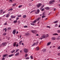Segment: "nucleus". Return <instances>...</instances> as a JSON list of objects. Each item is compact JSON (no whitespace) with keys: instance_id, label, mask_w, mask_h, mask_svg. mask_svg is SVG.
Segmentation results:
<instances>
[{"instance_id":"46","label":"nucleus","mask_w":60,"mask_h":60,"mask_svg":"<svg viewBox=\"0 0 60 60\" xmlns=\"http://www.w3.org/2000/svg\"><path fill=\"white\" fill-rule=\"evenodd\" d=\"M37 7L39 8V7H40V6H39V5H37Z\"/></svg>"},{"instance_id":"63","label":"nucleus","mask_w":60,"mask_h":60,"mask_svg":"<svg viewBox=\"0 0 60 60\" xmlns=\"http://www.w3.org/2000/svg\"><path fill=\"white\" fill-rule=\"evenodd\" d=\"M58 56H60V53H59L58 54Z\"/></svg>"},{"instance_id":"16","label":"nucleus","mask_w":60,"mask_h":60,"mask_svg":"<svg viewBox=\"0 0 60 60\" xmlns=\"http://www.w3.org/2000/svg\"><path fill=\"white\" fill-rule=\"evenodd\" d=\"M50 43H51V42H50L48 43L47 44V46H49L50 44Z\"/></svg>"},{"instance_id":"33","label":"nucleus","mask_w":60,"mask_h":60,"mask_svg":"<svg viewBox=\"0 0 60 60\" xmlns=\"http://www.w3.org/2000/svg\"><path fill=\"white\" fill-rule=\"evenodd\" d=\"M30 24L31 25H32V26H34V23H30Z\"/></svg>"},{"instance_id":"11","label":"nucleus","mask_w":60,"mask_h":60,"mask_svg":"<svg viewBox=\"0 0 60 60\" xmlns=\"http://www.w3.org/2000/svg\"><path fill=\"white\" fill-rule=\"evenodd\" d=\"M14 55V54H12L11 55H8L9 57H11V56H13Z\"/></svg>"},{"instance_id":"62","label":"nucleus","mask_w":60,"mask_h":60,"mask_svg":"<svg viewBox=\"0 0 60 60\" xmlns=\"http://www.w3.org/2000/svg\"><path fill=\"white\" fill-rule=\"evenodd\" d=\"M4 25H7V23H6L4 24Z\"/></svg>"},{"instance_id":"57","label":"nucleus","mask_w":60,"mask_h":60,"mask_svg":"<svg viewBox=\"0 0 60 60\" xmlns=\"http://www.w3.org/2000/svg\"><path fill=\"white\" fill-rule=\"evenodd\" d=\"M56 8H54V11H56Z\"/></svg>"},{"instance_id":"41","label":"nucleus","mask_w":60,"mask_h":60,"mask_svg":"<svg viewBox=\"0 0 60 60\" xmlns=\"http://www.w3.org/2000/svg\"><path fill=\"white\" fill-rule=\"evenodd\" d=\"M35 11V10H33L32 11L30 12V13H32V12H34Z\"/></svg>"},{"instance_id":"32","label":"nucleus","mask_w":60,"mask_h":60,"mask_svg":"<svg viewBox=\"0 0 60 60\" xmlns=\"http://www.w3.org/2000/svg\"><path fill=\"white\" fill-rule=\"evenodd\" d=\"M17 22V20H15L13 22V23H16Z\"/></svg>"},{"instance_id":"34","label":"nucleus","mask_w":60,"mask_h":60,"mask_svg":"<svg viewBox=\"0 0 60 60\" xmlns=\"http://www.w3.org/2000/svg\"><path fill=\"white\" fill-rule=\"evenodd\" d=\"M5 30V32H6L7 31V29L6 28H5L4 29H3V30Z\"/></svg>"},{"instance_id":"8","label":"nucleus","mask_w":60,"mask_h":60,"mask_svg":"<svg viewBox=\"0 0 60 60\" xmlns=\"http://www.w3.org/2000/svg\"><path fill=\"white\" fill-rule=\"evenodd\" d=\"M3 10L2 9H1L0 10V13L1 14V15H2V14H3Z\"/></svg>"},{"instance_id":"30","label":"nucleus","mask_w":60,"mask_h":60,"mask_svg":"<svg viewBox=\"0 0 60 60\" xmlns=\"http://www.w3.org/2000/svg\"><path fill=\"white\" fill-rule=\"evenodd\" d=\"M11 28L10 27L8 28L7 29V30H11Z\"/></svg>"},{"instance_id":"7","label":"nucleus","mask_w":60,"mask_h":60,"mask_svg":"<svg viewBox=\"0 0 60 60\" xmlns=\"http://www.w3.org/2000/svg\"><path fill=\"white\" fill-rule=\"evenodd\" d=\"M25 35L26 36H29L30 35V33H26L25 34Z\"/></svg>"},{"instance_id":"2","label":"nucleus","mask_w":60,"mask_h":60,"mask_svg":"<svg viewBox=\"0 0 60 60\" xmlns=\"http://www.w3.org/2000/svg\"><path fill=\"white\" fill-rule=\"evenodd\" d=\"M42 15V18H44V17H45V12L43 13Z\"/></svg>"},{"instance_id":"40","label":"nucleus","mask_w":60,"mask_h":60,"mask_svg":"<svg viewBox=\"0 0 60 60\" xmlns=\"http://www.w3.org/2000/svg\"><path fill=\"white\" fill-rule=\"evenodd\" d=\"M18 23L19 24H20V21H18Z\"/></svg>"},{"instance_id":"52","label":"nucleus","mask_w":60,"mask_h":60,"mask_svg":"<svg viewBox=\"0 0 60 60\" xmlns=\"http://www.w3.org/2000/svg\"><path fill=\"white\" fill-rule=\"evenodd\" d=\"M19 49H17L16 51V52H17L18 51H19Z\"/></svg>"},{"instance_id":"60","label":"nucleus","mask_w":60,"mask_h":60,"mask_svg":"<svg viewBox=\"0 0 60 60\" xmlns=\"http://www.w3.org/2000/svg\"><path fill=\"white\" fill-rule=\"evenodd\" d=\"M38 42H37L36 43V45H38Z\"/></svg>"},{"instance_id":"50","label":"nucleus","mask_w":60,"mask_h":60,"mask_svg":"<svg viewBox=\"0 0 60 60\" xmlns=\"http://www.w3.org/2000/svg\"><path fill=\"white\" fill-rule=\"evenodd\" d=\"M27 27V26H24V28H26Z\"/></svg>"},{"instance_id":"14","label":"nucleus","mask_w":60,"mask_h":60,"mask_svg":"<svg viewBox=\"0 0 60 60\" xmlns=\"http://www.w3.org/2000/svg\"><path fill=\"white\" fill-rule=\"evenodd\" d=\"M8 54H6L5 55H3V57H6L7 56H8Z\"/></svg>"},{"instance_id":"64","label":"nucleus","mask_w":60,"mask_h":60,"mask_svg":"<svg viewBox=\"0 0 60 60\" xmlns=\"http://www.w3.org/2000/svg\"><path fill=\"white\" fill-rule=\"evenodd\" d=\"M16 33L17 34H18V31H17Z\"/></svg>"},{"instance_id":"22","label":"nucleus","mask_w":60,"mask_h":60,"mask_svg":"<svg viewBox=\"0 0 60 60\" xmlns=\"http://www.w3.org/2000/svg\"><path fill=\"white\" fill-rule=\"evenodd\" d=\"M22 17L23 18H26V15H24Z\"/></svg>"},{"instance_id":"13","label":"nucleus","mask_w":60,"mask_h":60,"mask_svg":"<svg viewBox=\"0 0 60 60\" xmlns=\"http://www.w3.org/2000/svg\"><path fill=\"white\" fill-rule=\"evenodd\" d=\"M6 17H7V18H8V17H9V14H7L6 15Z\"/></svg>"},{"instance_id":"53","label":"nucleus","mask_w":60,"mask_h":60,"mask_svg":"<svg viewBox=\"0 0 60 60\" xmlns=\"http://www.w3.org/2000/svg\"><path fill=\"white\" fill-rule=\"evenodd\" d=\"M48 27V28H50V26H47L46 27Z\"/></svg>"},{"instance_id":"51","label":"nucleus","mask_w":60,"mask_h":60,"mask_svg":"<svg viewBox=\"0 0 60 60\" xmlns=\"http://www.w3.org/2000/svg\"><path fill=\"white\" fill-rule=\"evenodd\" d=\"M38 5H39V7H40V6H41V4L40 3L39 4H38Z\"/></svg>"},{"instance_id":"28","label":"nucleus","mask_w":60,"mask_h":60,"mask_svg":"<svg viewBox=\"0 0 60 60\" xmlns=\"http://www.w3.org/2000/svg\"><path fill=\"white\" fill-rule=\"evenodd\" d=\"M16 5V4H12V6H15Z\"/></svg>"},{"instance_id":"10","label":"nucleus","mask_w":60,"mask_h":60,"mask_svg":"<svg viewBox=\"0 0 60 60\" xmlns=\"http://www.w3.org/2000/svg\"><path fill=\"white\" fill-rule=\"evenodd\" d=\"M11 18L12 19H14L15 18V16H13V15H11Z\"/></svg>"},{"instance_id":"20","label":"nucleus","mask_w":60,"mask_h":60,"mask_svg":"<svg viewBox=\"0 0 60 60\" xmlns=\"http://www.w3.org/2000/svg\"><path fill=\"white\" fill-rule=\"evenodd\" d=\"M36 49L37 50H39V47H37L36 48Z\"/></svg>"},{"instance_id":"42","label":"nucleus","mask_w":60,"mask_h":60,"mask_svg":"<svg viewBox=\"0 0 60 60\" xmlns=\"http://www.w3.org/2000/svg\"><path fill=\"white\" fill-rule=\"evenodd\" d=\"M57 32L58 33H59L60 32V30H57Z\"/></svg>"},{"instance_id":"1","label":"nucleus","mask_w":60,"mask_h":60,"mask_svg":"<svg viewBox=\"0 0 60 60\" xmlns=\"http://www.w3.org/2000/svg\"><path fill=\"white\" fill-rule=\"evenodd\" d=\"M55 1L54 0H51L50 2V4H53V3H55Z\"/></svg>"},{"instance_id":"35","label":"nucleus","mask_w":60,"mask_h":60,"mask_svg":"<svg viewBox=\"0 0 60 60\" xmlns=\"http://www.w3.org/2000/svg\"><path fill=\"white\" fill-rule=\"evenodd\" d=\"M27 56H28V55L27 54H25L24 56H25V57H27Z\"/></svg>"},{"instance_id":"15","label":"nucleus","mask_w":60,"mask_h":60,"mask_svg":"<svg viewBox=\"0 0 60 60\" xmlns=\"http://www.w3.org/2000/svg\"><path fill=\"white\" fill-rule=\"evenodd\" d=\"M37 20H35L34 21H33V23H36V22H37Z\"/></svg>"},{"instance_id":"43","label":"nucleus","mask_w":60,"mask_h":60,"mask_svg":"<svg viewBox=\"0 0 60 60\" xmlns=\"http://www.w3.org/2000/svg\"><path fill=\"white\" fill-rule=\"evenodd\" d=\"M43 52L44 53H45V49H43Z\"/></svg>"},{"instance_id":"37","label":"nucleus","mask_w":60,"mask_h":60,"mask_svg":"<svg viewBox=\"0 0 60 60\" xmlns=\"http://www.w3.org/2000/svg\"><path fill=\"white\" fill-rule=\"evenodd\" d=\"M57 22H58V21H56L55 22H54V23H57Z\"/></svg>"},{"instance_id":"26","label":"nucleus","mask_w":60,"mask_h":60,"mask_svg":"<svg viewBox=\"0 0 60 60\" xmlns=\"http://www.w3.org/2000/svg\"><path fill=\"white\" fill-rule=\"evenodd\" d=\"M57 40H60V36L58 37V38H56Z\"/></svg>"},{"instance_id":"9","label":"nucleus","mask_w":60,"mask_h":60,"mask_svg":"<svg viewBox=\"0 0 60 60\" xmlns=\"http://www.w3.org/2000/svg\"><path fill=\"white\" fill-rule=\"evenodd\" d=\"M7 43H3L2 44V45H3V46H6V44Z\"/></svg>"},{"instance_id":"24","label":"nucleus","mask_w":60,"mask_h":60,"mask_svg":"<svg viewBox=\"0 0 60 60\" xmlns=\"http://www.w3.org/2000/svg\"><path fill=\"white\" fill-rule=\"evenodd\" d=\"M16 43H14L13 45V46L14 47H15V46H16Z\"/></svg>"},{"instance_id":"54","label":"nucleus","mask_w":60,"mask_h":60,"mask_svg":"<svg viewBox=\"0 0 60 60\" xmlns=\"http://www.w3.org/2000/svg\"><path fill=\"white\" fill-rule=\"evenodd\" d=\"M12 10H13V9L12 8H11L10 9V11H12Z\"/></svg>"},{"instance_id":"48","label":"nucleus","mask_w":60,"mask_h":60,"mask_svg":"<svg viewBox=\"0 0 60 60\" xmlns=\"http://www.w3.org/2000/svg\"><path fill=\"white\" fill-rule=\"evenodd\" d=\"M21 16V15H19L18 16V17H20Z\"/></svg>"},{"instance_id":"4","label":"nucleus","mask_w":60,"mask_h":60,"mask_svg":"<svg viewBox=\"0 0 60 60\" xmlns=\"http://www.w3.org/2000/svg\"><path fill=\"white\" fill-rule=\"evenodd\" d=\"M16 30L15 29L13 30L12 32V33L13 34H16Z\"/></svg>"},{"instance_id":"47","label":"nucleus","mask_w":60,"mask_h":60,"mask_svg":"<svg viewBox=\"0 0 60 60\" xmlns=\"http://www.w3.org/2000/svg\"><path fill=\"white\" fill-rule=\"evenodd\" d=\"M55 27H57V24H56L55 25Z\"/></svg>"},{"instance_id":"61","label":"nucleus","mask_w":60,"mask_h":60,"mask_svg":"<svg viewBox=\"0 0 60 60\" xmlns=\"http://www.w3.org/2000/svg\"><path fill=\"white\" fill-rule=\"evenodd\" d=\"M18 43H17V44L16 45V47H17L18 46Z\"/></svg>"},{"instance_id":"18","label":"nucleus","mask_w":60,"mask_h":60,"mask_svg":"<svg viewBox=\"0 0 60 60\" xmlns=\"http://www.w3.org/2000/svg\"><path fill=\"white\" fill-rule=\"evenodd\" d=\"M22 41H19V45H21V42H22Z\"/></svg>"},{"instance_id":"12","label":"nucleus","mask_w":60,"mask_h":60,"mask_svg":"<svg viewBox=\"0 0 60 60\" xmlns=\"http://www.w3.org/2000/svg\"><path fill=\"white\" fill-rule=\"evenodd\" d=\"M51 39L53 40H56V38L55 37H52Z\"/></svg>"},{"instance_id":"25","label":"nucleus","mask_w":60,"mask_h":60,"mask_svg":"<svg viewBox=\"0 0 60 60\" xmlns=\"http://www.w3.org/2000/svg\"><path fill=\"white\" fill-rule=\"evenodd\" d=\"M30 58L31 59H33V58H34V57H33L31 55V56H30Z\"/></svg>"},{"instance_id":"59","label":"nucleus","mask_w":60,"mask_h":60,"mask_svg":"<svg viewBox=\"0 0 60 60\" xmlns=\"http://www.w3.org/2000/svg\"><path fill=\"white\" fill-rule=\"evenodd\" d=\"M44 10V8H43L41 10L42 11H43Z\"/></svg>"},{"instance_id":"23","label":"nucleus","mask_w":60,"mask_h":60,"mask_svg":"<svg viewBox=\"0 0 60 60\" xmlns=\"http://www.w3.org/2000/svg\"><path fill=\"white\" fill-rule=\"evenodd\" d=\"M53 35H58V34L56 33H55L54 34H53Z\"/></svg>"},{"instance_id":"17","label":"nucleus","mask_w":60,"mask_h":60,"mask_svg":"<svg viewBox=\"0 0 60 60\" xmlns=\"http://www.w3.org/2000/svg\"><path fill=\"white\" fill-rule=\"evenodd\" d=\"M15 51V50H14L13 51H11V53H13Z\"/></svg>"},{"instance_id":"56","label":"nucleus","mask_w":60,"mask_h":60,"mask_svg":"<svg viewBox=\"0 0 60 60\" xmlns=\"http://www.w3.org/2000/svg\"><path fill=\"white\" fill-rule=\"evenodd\" d=\"M42 39H43V38L42 37L41 38H40V40H42Z\"/></svg>"},{"instance_id":"6","label":"nucleus","mask_w":60,"mask_h":60,"mask_svg":"<svg viewBox=\"0 0 60 60\" xmlns=\"http://www.w3.org/2000/svg\"><path fill=\"white\" fill-rule=\"evenodd\" d=\"M31 32L33 33V34H36L37 32V31H36V30H32Z\"/></svg>"},{"instance_id":"27","label":"nucleus","mask_w":60,"mask_h":60,"mask_svg":"<svg viewBox=\"0 0 60 60\" xmlns=\"http://www.w3.org/2000/svg\"><path fill=\"white\" fill-rule=\"evenodd\" d=\"M48 37H49V35L48 34H46L45 36V38L46 37V38Z\"/></svg>"},{"instance_id":"21","label":"nucleus","mask_w":60,"mask_h":60,"mask_svg":"<svg viewBox=\"0 0 60 60\" xmlns=\"http://www.w3.org/2000/svg\"><path fill=\"white\" fill-rule=\"evenodd\" d=\"M19 55V53L18 52L15 54V56H18V55Z\"/></svg>"},{"instance_id":"3","label":"nucleus","mask_w":60,"mask_h":60,"mask_svg":"<svg viewBox=\"0 0 60 60\" xmlns=\"http://www.w3.org/2000/svg\"><path fill=\"white\" fill-rule=\"evenodd\" d=\"M24 50L25 52V53H27L28 51V49L26 48H25L24 49Z\"/></svg>"},{"instance_id":"49","label":"nucleus","mask_w":60,"mask_h":60,"mask_svg":"<svg viewBox=\"0 0 60 60\" xmlns=\"http://www.w3.org/2000/svg\"><path fill=\"white\" fill-rule=\"evenodd\" d=\"M5 59V58H4V57H3L2 58V60H4Z\"/></svg>"},{"instance_id":"36","label":"nucleus","mask_w":60,"mask_h":60,"mask_svg":"<svg viewBox=\"0 0 60 60\" xmlns=\"http://www.w3.org/2000/svg\"><path fill=\"white\" fill-rule=\"evenodd\" d=\"M3 35H6V33H5L3 34Z\"/></svg>"},{"instance_id":"44","label":"nucleus","mask_w":60,"mask_h":60,"mask_svg":"<svg viewBox=\"0 0 60 60\" xmlns=\"http://www.w3.org/2000/svg\"><path fill=\"white\" fill-rule=\"evenodd\" d=\"M58 49H60V46L58 47Z\"/></svg>"},{"instance_id":"45","label":"nucleus","mask_w":60,"mask_h":60,"mask_svg":"<svg viewBox=\"0 0 60 60\" xmlns=\"http://www.w3.org/2000/svg\"><path fill=\"white\" fill-rule=\"evenodd\" d=\"M42 37L43 38H45V36L44 35H43L42 36Z\"/></svg>"},{"instance_id":"19","label":"nucleus","mask_w":60,"mask_h":60,"mask_svg":"<svg viewBox=\"0 0 60 60\" xmlns=\"http://www.w3.org/2000/svg\"><path fill=\"white\" fill-rule=\"evenodd\" d=\"M45 9H46V10H49V8L48 7H47L45 8Z\"/></svg>"},{"instance_id":"39","label":"nucleus","mask_w":60,"mask_h":60,"mask_svg":"<svg viewBox=\"0 0 60 60\" xmlns=\"http://www.w3.org/2000/svg\"><path fill=\"white\" fill-rule=\"evenodd\" d=\"M41 17L38 18V19H37V20H38V21L39 20H40V19H41Z\"/></svg>"},{"instance_id":"55","label":"nucleus","mask_w":60,"mask_h":60,"mask_svg":"<svg viewBox=\"0 0 60 60\" xmlns=\"http://www.w3.org/2000/svg\"><path fill=\"white\" fill-rule=\"evenodd\" d=\"M19 19V18H18V17H17L16 19V20H18Z\"/></svg>"},{"instance_id":"5","label":"nucleus","mask_w":60,"mask_h":60,"mask_svg":"<svg viewBox=\"0 0 60 60\" xmlns=\"http://www.w3.org/2000/svg\"><path fill=\"white\" fill-rule=\"evenodd\" d=\"M37 12H35V14H38L39 13V12H40V10L39 9H38L37 10Z\"/></svg>"},{"instance_id":"31","label":"nucleus","mask_w":60,"mask_h":60,"mask_svg":"<svg viewBox=\"0 0 60 60\" xmlns=\"http://www.w3.org/2000/svg\"><path fill=\"white\" fill-rule=\"evenodd\" d=\"M29 59H30V57H27L26 58V60Z\"/></svg>"},{"instance_id":"29","label":"nucleus","mask_w":60,"mask_h":60,"mask_svg":"<svg viewBox=\"0 0 60 60\" xmlns=\"http://www.w3.org/2000/svg\"><path fill=\"white\" fill-rule=\"evenodd\" d=\"M36 45V43H34V44H33L32 45V46H35Z\"/></svg>"},{"instance_id":"58","label":"nucleus","mask_w":60,"mask_h":60,"mask_svg":"<svg viewBox=\"0 0 60 60\" xmlns=\"http://www.w3.org/2000/svg\"><path fill=\"white\" fill-rule=\"evenodd\" d=\"M5 12H6L5 11H4L3 12V14H4V13H5Z\"/></svg>"},{"instance_id":"38","label":"nucleus","mask_w":60,"mask_h":60,"mask_svg":"<svg viewBox=\"0 0 60 60\" xmlns=\"http://www.w3.org/2000/svg\"><path fill=\"white\" fill-rule=\"evenodd\" d=\"M22 5H21L19 6V8H21V7H22Z\"/></svg>"}]
</instances>
